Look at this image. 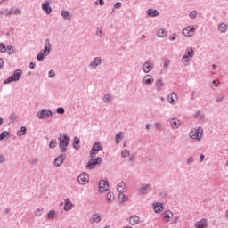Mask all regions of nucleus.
<instances>
[{
    "mask_svg": "<svg viewBox=\"0 0 228 228\" xmlns=\"http://www.w3.org/2000/svg\"><path fill=\"white\" fill-rule=\"evenodd\" d=\"M69 143H70V137H69L65 133L60 134L59 149L61 150V152H67Z\"/></svg>",
    "mask_w": 228,
    "mask_h": 228,
    "instance_id": "f257e3e1",
    "label": "nucleus"
},
{
    "mask_svg": "<svg viewBox=\"0 0 228 228\" xmlns=\"http://www.w3.org/2000/svg\"><path fill=\"white\" fill-rule=\"evenodd\" d=\"M203 134L204 129H202V127L200 126L191 130V132L189 133L190 138L195 140L196 142H200V140H202Z\"/></svg>",
    "mask_w": 228,
    "mask_h": 228,
    "instance_id": "f03ea898",
    "label": "nucleus"
},
{
    "mask_svg": "<svg viewBox=\"0 0 228 228\" xmlns=\"http://www.w3.org/2000/svg\"><path fill=\"white\" fill-rule=\"evenodd\" d=\"M20 76H22V70L16 69L11 77L4 81V85H10V83H13V81H19Z\"/></svg>",
    "mask_w": 228,
    "mask_h": 228,
    "instance_id": "7ed1b4c3",
    "label": "nucleus"
},
{
    "mask_svg": "<svg viewBox=\"0 0 228 228\" xmlns=\"http://www.w3.org/2000/svg\"><path fill=\"white\" fill-rule=\"evenodd\" d=\"M102 163V158L98 157L96 159L91 158V159L88 161L86 165V168L88 170H94L97 165H101Z\"/></svg>",
    "mask_w": 228,
    "mask_h": 228,
    "instance_id": "20e7f679",
    "label": "nucleus"
},
{
    "mask_svg": "<svg viewBox=\"0 0 228 228\" xmlns=\"http://www.w3.org/2000/svg\"><path fill=\"white\" fill-rule=\"evenodd\" d=\"M37 117H38L40 120H44V118H47V117H53V110L42 109L37 113Z\"/></svg>",
    "mask_w": 228,
    "mask_h": 228,
    "instance_id": "39448f33",
    "label": "nucleus"
},
{
    "mask_svg": "<svg viewBox=\"0 0 228 228\" xmlns=\"http://www.w3.org/2000/svg\"><path fill=\"white\" fill-rule=\"evenodd\" d=\"M197 28H199V26L197 25L188 26L183 30V35H184V37H193V35H195Z\"/></svg>",
    "mask_w": 228,
    "mask_h": 228,
    "instance_id": "423d86ee",
    "label": "nucleus"
},
{
    "mask_svg": "<svg viewBox=\"0 0 228 228\" xmlns=\"http://www.w3.org/2000/svg\"><path fill=\"white\" fill-rule=\"evenodd\" d=\"M99 151H102V146H101L100 142H95L90 151V158H95L99 153Z\"/></svg>",
    "mask_w": 228,
    "mask_h": 228,
    "instance_id": "0eeeda50",
    "label": "nucleus"
},
{
    "mask_svg": "<svg viewBox=\"0 0 228 228\" xmlns=\"http://www.w3.org/2000/svg\"><path fill=\"white\" fill-rule=\"evenodd\" d=\"M102 63V59L101 57H95L88 65L91 70H94L95 68L99 67Z\"/></svg>",
    "mask_w": 228,
    "mask_h": 228,
    "instance_id": "6e6552de",
    "label": "nucleus"
},
{
    "mask_svg": "<svg viewBox=\"0 0 228 228\" xmlns=\"http://www.w3.org/2000/svg\"><path fill=\"white\" fill-rule=\"evenodd\" d=\"M154 69V64L151 63V61H147L142 64V70L144 74H149Z\"/></svg>",
    "mask_w": 228,
    "mask_h": 228,
    "instance_id": "1a4fd4ad",
    "label": "nucleus"
},
{
    "mask_svg": "<svg viewBox=\"0 0 228 228\" xmlns=\"http://www.w3.org/2000/svg\"><path fill=\"white\" fill-rule=\"evenodd\" d=\"M89 179L90 178L88 176V174H86V173H81L77 178L79 184H86V183H88Z\"/></svg>",
    "mask_w": 228,
    "mask_h": 228,
    "instance_id": "9d476101",
    "label": "nucleus"
},
{
    "mask_svg": "<svg viewBox=\"0 0 228 228\" xmlns=\"http://www.w3.org/2000/svg\"><path fill=\"white\" fill-rule=\"evenodd\" d=\"M110 187V184L108 183V181L106 180H100L99 182V191H108V188Z\"/></svg>",
    "mask_w": 228,
    "mask_h": 228,
    "instance_id": "9b49d317",
    "label": "nucleus"
},
{
    "mask_svg": "<svg viewBox=\"0 0 228 228\" xmlns=\"http://www.w3.org/2000/svg\"><path fill=\"white\" fill-rule=\"evenodd\" d=\"M65 155H59L55 159H54V166L55 167H61L63 163L65 162Z\"/></svg>",
    "mask_w": 228,
    "mask_h": 228,
    "instance_id": "f8f14e48",
    "label": "nucleus"
},
{
    "mask_svg": "<svg viewBox=\"0 0 228 228\" xmlns=\"http://www.w3.org/2000/svg\"><path fill=\"white\" fill-rule=\"evenodd\" d=\"M143 85H148L151 86L154 83V77H151V75H146L142 80Z\"/></svg>",
    "mask_w": 228,
    "mask_h": 228,
    "instance_id": "ddd939ff",
    "label": "nucleus"
},
{
    "mask_svg": "<svg viewBox=\"0 0 228 228\" xmlns=\"http://www.w3.org/2000/svg\"><path fill=\"white\" fill-rule=\"evenodd\" d=\"M149 191H151V184H142L141 188H139V193L141 195H147Z\"/></svg>",
    "mask_w": 228,
    "mask_h": 228,
    "instance_id": "4468645a",
    "label": "nucleus"
},
{
    "mask_svg": "<svg viewBox=\"0 0 228 228\" xmlns=\"http://www.w3.org/2000/svg\"><path fill=\"white\" fill-rule=\"evenodd\" d=\"M49 4H50L49 2L47 1L42 4V10L45 12L47 15H49L53 12V8H51Z\"/></svg>",
    "mask_w": 228,
    "mask_h": 228,
    "instance_id": "2eb2a0df",
    "label": "nucleus"
},
{
    "mask_svg": "<svg viewBox=\"0 0 228 228\" xmlns=\"http://www.w3.org/2000/svg\"><path fill=\"white\" fill-rule=\"evenodd\" d=\"M170 124L173 129H179L181 127V122L177 120V118H171Z\"/></svg>",
    "mask_w": 228,
    "mask_h": 228,
    "instance_id": "dca6fc26",
    "label": "nucleus"
},
{
    "mask_svg": "<svg viewBox=\"0 0 228 228\" xmlns=\"http://www.w3.org/2000/svg\"><path fill=\"white\" fill-rule=\"evenodd\" d=\"M196 228H206L208 227V220L201 219L200 221L196 222L195 224Z\"/></svg>",
    "mask_w": 228,
    "mask_h": 228,
    "instance_id": "f3484780",
    "label": "nucleus"
},
{
    "mask_svg": "<svg viewBox=\"0 0 228 228\" xmlns=\"http://www.w3.org/2000/svg\"><path fill=\"white\" fill-rule=\"evenodd\" d=\"M153 209L155 213H161L163 211V204L161 202L153 203Z\"/></svg>",
    "mask_w": 228,
    "mask_h": 228,
    "instance_id": "a211bd4d",
    "label": "nucleus"
},
{
    "mask_svg": "<svg viewBox=\"0 0 228 228\" xmlns=\"http://www.w3.org/2000/svg\"><path fill=\"white\" fill-rule=\"evenodd\" d=\"M129 224L131 225H138V224H140V217H138V216H130Z\"/></svg>",
    "mask_w": 228,
    "mask_h": 228,
    "instance_id": "6ab92c4d",
    "label": "nucleus"
},
{
    "mask_svg": "<svg viewBox=\"0 0 228 228\" xmlns=\"http://www.w3.org/2000/svg\"><path fill=\"white\" fill-rule=\"evenodd\" d=\"M61 15L63 17L64 20H70L72 19V15L69 11L61 10Z\"/></svg>",
    "mask_w": 228,
    "mask_h": 228,
    "instance_id": "aec40b11",
    "label": "nucleus"
},
{
    "mask_svg": "<svg viewBox=\"0 0 228 228\" xmlns=\"http://www.w3.org/2000/svg\"><path fill=\"white\" fill-rule=\"evenodd\" d=\"M167 101L170 104H175L177 101V94L175 93H172L167 96Z\"/></svg>",
    "mask_w": 228,
    "mask_h": 228,
    "instance_id": "412c9836",
    "label": "nucleus"
},
{
    "mask_svg": "<svg viewBox=\"0 0 228 228\" xmlns=\"http://www.w3.org/2000/svg\"><path fill=\"white\" fill-rule=\"evenodd\" d=\"M162 216L165 218L166 222H170V219L172 216H174V214L170 210H167L166 212L162 213Z\"/></svg>",
    "mask_w": 228,
    "mask_h": 228,
    "instance_id": "4be33fe9",
    "label": "nucleus"
},
{
    "mask_svg": "<svg viewBox=\"0 0 228 228\" xmlns=\"http://www.w3.org/2000/svg\"><path fill=\"white\" fill-rule=\"evenodd\" d=\"M147 15L149 17H158L159 15V12H158L156 9H148Z\"/></svg>",
    "mask_w": 228,
    "mask_h": 228,
    "instance_id": "5701e85b",
    "label": "nucleus"
},
{
    "mask_svg": "<svg viewBox=\"0 0 228 228\" xmlns=\"http://www.w3.org/2000/svg\"><path fill=\"white\" fill-rule=\"evenodd\" d=\"M102 220L101 215L100 214H94L92 216L90 222L91 224H99V222Z\"/></svg>",
    "mask_w": 228,
    "mask_h": 228,
    "instance_id": "b1692460",
    "label": "nucleus"
},
{
    "mask_svg": "<svg viewBox=\"0 0 228 228\" xmlns=\"http://www.w3.org/2000/svg\"><path fill=\"white\" fill-rule=\"evenodd\" d=\"M72 201H70V199H67L65 205H64V211H70L72 209Z\"/></svg>",
    "mask_w": 228,
    "mask_h": 228,
    "instance_id": "393cba45",
    "label": "nucleus"
},
{
    "mask_svg": "<svg viewBox=\"0 0 228 228\" xmlns=\"http://www.w3.org/2000/svg\"><path fill=\"white\" fill-rule=\"evenodd\" d=\"M106 200L109 204H111L115 200V194L113 192H109L106 195Z\"/></svg>",
    "mask_w": 228,
    "mask_h": 228,
    "instance_id": "a878e982",
    "label": "nucleus"
},
{
    "mask_svg": "<svg viewBox=\"0 0 228 228\" xmlns=\"http://www.w3.org/2000/svg\"><path fill=\"white\" fill-rule=\"evenodd\" d=\"M194 118H200V120H201V122H204V118H206V116L204 115V113H201L200 110H198L194 115H193Z\"/></svg>",
    "mask_w": 228,
    "mask_h": 228,
    "instance_id": "bb28decb",
    "label": "nucleus"
},
{
    "mask_svg": "<svg viewBox=\"0 0 228 228\" xmlns=\"http://www.w3.org/2000/svg\"><path fill=\"white\" fill-rule=\"evenodd\" d=\"M218 31H220V33H226L227 32V24L225 23H221L218 25L217 27Z\"/></svg>",
    "mask_w": 228,
    "mask_h": 228,
    "instance_id": "cd10ccee",
    "label": "nucleus"
},
{
    "mask_svg": "<svg viewBox=\"0 0 228 228\" xmlns=\"http://www.w3.org/2000/svg\"><path fill=\"white\" fill-rule=\"evenodd\" d=\"M157 37H159V38H165L167 37V30H165V28L159 29Z\"/></svg>",
    "mask_w": 228,
    "mask_h": 228,
    "instance_id": "c85d7f7f",
    "label": "nucleus"
},
{
    "mask_svg": "<svg viewBox=\"0 0 228 228\" xmlns=\"http://www.w3.org/2000/svg\"><path fill=\"white\" fill-rule=\"evenodd\" d=\"M195 54V52L193 51V48L189 47L185 51V56H188V58H193Z\"/></svg>",
    "mask_w": 228,
    "mask_h": 228,
    "instance_id": "c756f323",
    "label": "nucleus"
},
{
    "mask_svg": "<svg viewBox=\"0 0 228 228\" xmlns=\"http://www.w3.org/2000/svg\"><path fill=\"white\" fill-rule=\"evenodd\" d=\"M79 143H81V141L79 140V137H74L73 138V147L79 151Z\"/></svg>",
    "mask_w": 228,
    "mask_h": 228,
    "instance_id": "7c9ffc66",
    "label": "nucleus"
},
{
    "mask_svg": "<svg viewBox=\"0 0 228 228\" xmlns=\"http://www.w3.org/2000/svg\"><path fill=\"white\" fill-rule=\"evenodd\" d=\"M126 188V183L121 182L118 184L117 190L119 193H124V189Z\"/></svg>",
    "mask_w": 228,
    "mask_h": 228,
    "instance_id": "2f4dec72",
    "label": "nucleus"
},
{
    "mask_svg": "<svg viewBox=\"0 0 228 228\" xmlns=\"http://www.w3.org/2000/svg\"><path fill=\"white\" fill-rule=\"evenodd\" d=\"M123 139H124V135H122V132L118 133L115 136L117 145H119L120 141Z\"/></svg>",
    "mask_w": 228,
    "mask_h": 228,
    "instance_id": "473e14b6",
    "label": "nucleus"
},
{
    "mask_svg": "<svg viewBox=\"0 0 228 228\" xmlns=\"http://www.w3.org/2000/svg\"><path fill=\"white\" fill-rule=\"evenodd\" d=\"M113 101V96L110 94H105L103 96L104 102H111Z\"/></svg>",
    "mask_w": 228,
    "mask_h": 228,
    "instance_id": "72a5a7b5",
    "label": "nucleus"
},
{
    "mask_svg": "<svg viewBox=\"0 0 228 228\" xmlns=\"http://www.w3.org/2000/svg\"><path fill=\"white\" fill-rule=\"evenodd\" d=\"M155 86H156L158 92H161V87L163 86V80L158 79L155 83Z\"/></svg>",
    "mask_w": 228,
    "mask_h": 228,
    "instance_id": "f704fd0d",
    "label": "nucleus"
},
{
    "mask_svg": "<svg viewBox=\"0 0 228 228\" xmlns=\"http://www.w3.org/2000/svg\"><path fill=\"white\" fill-rule=\"evenodd\" d=\"M6 51H7V54L9 56H12V54H13L15 53V48H13V46H12V45H7Z\"/></svg>",
    "mask_w": 228,
    "mask_h": 228,
    "instance_id": "c9c22d12",
    "label": "nucleus"
},
{
    "mask_svg": "<svg viewBox=\"0 0 228 228\" xmlns=\"http://www.w3.org/2000/svg\"><path fill=\"white\" fill-rule=\"evenodd\" d=\"M56 145H58V141H56V139H53L49 142V149H56Z\"/></svg>",
    "mask_w": 228,
    "mask_h": 228,
    "instance_id": "e433bc0d",
    "label": "nucleus"
},
{
    "mask_svg": "<svg viewBox=\"0 0 228 228\" xmlns=\"http://www.w3.org/2000/svg\"><path fill=\"white\" fill-rule=\"evenodd\" d=\"M118 199L122 202H127V200H128L127 196L126 194H124V192H119Z\"/></svg>",
    "mask_w": 228,
    "mask_h": 228,
    "instance_id": "4c0bfd02",
    "label": "nucleus"
},
{
    "mask_svg": "<svg viewBox=\"0 0 228 228\" xmlns=\"http://www.w3.org/2000/svg\"><path fill=\"white\" fill-rule=\"evenodd\" d=\"M44 47L45 49L51 51V41L49 39L45 40Z\"/></svg>",
    "mask_w": 228,
    "mask_h": 228,
    "instance_id": "58836bf2",
    "label": "nucleus"
},
{
    "mask_svg": "<svg viewBox=\"0 0 228 228\" xmlns=\"http://www.w3.org/2000/svg\"><path fill=\"white\" fill-rule=\"evenodd\" d=\"M27 128L26 126H21L20 130L17 132L18 136H24L26 134Z\"/></svg>",
    "mask_w": 228,
    "mask_h": 228,
    "instance_id": "ea45409f",
    "label": "nucleus"
},
{
    "mask_svg": "<svg viewBox=\"0 0 228 228\" xmlns=\"http://www.w3.org/2000/svg\"><path fill=\"white\" fill-rule=\"evenodd\" d=\"M7 136H10V132L8 131H4L0 134V141L4 140Z\"/></svg>",
    "mask_w": 228,
    "mask_h": 228,
    "instance_id": "a19ab883",
    "label": "nucleus"
},
{
    "mask_svg": "<svg viewBox=\"0 0 228 228\" xmlns=\"http://www.w3.org/2000/svg\"><path fill=\"white\" fill-rule=\"evenodd\" d=\"M42 213H44V208H37L35 210L36 216H42Z\"/></svg>",
    "mask_w": 228,
    "mask_h": 228,
    "instance_id": "79ce46f5",
    "label": "nucleus"
},
{
    "mask_svg": "<svg viewBox=\"0 0 228 228\" xmlns=\"http://www.w3.org/2000/svg\"><path fill=\"white\" fill-rule=\"evenodd\" d=\"M39 53H41L45 58L49 56L51 54V50H47V48H44V50H41Z\"/></svg>",
    "mask_w": 228,
    "mask_h": 228,
    "instance_id": "37998d69",
    "label": "nucleus"
},
{
    "mask_svg": "<svg viewBox=\"0 0 228 228\" xmlns=\"http://www.w3.org/2000/svg\"><path fill=\"white\" fill-rule=\"evenodd\" d=\"M9 120L10 122H15V120H17V114L15 112L11 113Z\"/></svg>",
    "mask_w": 228,
    "mask_h": 228,
    "instance_id": "c03bdc74",
    "label": "nucleus"
},
{
    "mask_svg": "<svg viewBox=\"0 0 228 228\" xmlns=\"http://www.w3.org/2000/svg\"><path fill=\"white\" fill-rule=\"evenodd\" d=\"M154 127L157 129V131H161L163 129V125H161L159 122H156L154 124Z\"/></svg>",
    "mask_w": 228,
    "mask_h": 228,
    "instance_id": "a18cd8bd",
    "label": "nucleus"
},
{
    "mask_svg": "<svg viewBox=\"0 0 228 228\" xmlns=\"http://www.w3.org/2000/svg\"><path fill=\"white\" fill-rule=\"evenodd\" d=\"M182 62L184 65H188V63H190V57L183 55V57L182 58Z\"/></svg>",
    "mask_w": 228,
    "mask_h": 228,
    "instance_id": "49530a36",
    "label": "nucleus"
},
{
    "mask_svg": "<svg viewBox=\"0 0 228 228\" xmlns=\"http://www.w3.org/2000/svg\"><path fill=\"white\" fill-rule=\"evenodd\" d=\"M56 113H58V115H63L65 113V109L63 107H58L56 109Z\"/></svg>",
    "mask_w": 228,
    "mask_h": 228,
    "instance_id": "de8ad7c7",
    "label": "nucleus"
},
{
    "mask_svg": "<svg viewBox=\"0 0 228 228\" xmlns=\"http://www.w3.org/2000/svg\"><path fill=\"white\" fill-rule=\"evenodd\" d=\"M197 15H199V12H197V11H192L190 12L189 17L190 19H196Z\"/></svg>",
    "mask_w": 228,
    "mask_h": 228,
    "instance_id": "09e8293b",
    "label": "nucleus"
},
{
    "mask_svg": "<svg viewBox=\"0 0 228 228\" xmlns=\"http://www.w3.org/2000/svg\"><path fill=\"white\" fill-rule=\"evenodd\" d=\"M45 57L42 54V53L39 52V53L37 55V61H44Z\"/></svg>",
    "mask_w": 228,
    "mask_h": 228,
    "instance_id": "8fccbe9b",
    "label": "nucleus"
},
{
    "mask_svg": "<svg viewBox=\"0 0 228 228\" xmlns=\"http://www.w3.org/2000/svg\"><path fill=\"white\" fill-rule=\"evenodd\" d=\"M56 214V212L54 210H50L47 213V218L51 219V218H54V215Z\"/></svg>",
    "mask_w": 228,
    "mask_h": 228,
    "instance_id": "3c124183",
    "label": "nucleus"
},
{
    "mask_svg": "<svg viewBox=\"0 0 228 228\" xmlns=\"http://www.w3.org/2000/svg\"><path fill=\"white\" fill-rule=\"evenodd\" d=\"M0 53H6V45L0 43Z\"/></svg>",
    "mask_w": 228,
    "mask_h": 228,
    "instance_id": "603ef678",
    "label": "nucleus"
},
{
    "mask_svg": "<svg viewBox=\"0 0 228 228\" xmlns=\"http://www.w3.org/2000/svg\"><path fill=\"white\" fill-rule=\"evenodd\" d=\"M129 154H130V152H129V151H127V150H123V151H121V157H122V158H127V156H129Z\"/></svg>",
    "mask_w": 228,
    "mask_h": 228,
    "instance_id": "864d4df0",
    "label": "nucleus"
},
{
    "mask_svg": "<svg viewBox=\"0 0 228 228\" xmlns=\"http://www.w3.org/2000/svg\"><path fill=\"white\" fill-rule=\"evenodd\" d=\"M96 37H100V38H102V28H98L96 29Z\"/></svg>",
    "mask_w": 228,
    "mask_h": 228,
    "instance_id": "5fc2aeb1",
    "label": "nucleus"
},
{
    "mask_svg": "<svg viewBox=\"0 0 228 228\" xmlns=\"http://www.w3.org/2000/svg\"><path fill=\"white\" fill-rule=\"evenodd\" d=\"M12 13L13 15H20L22 13V11H20V9L13 8Z\"/></svg>",
    "mask_w": 228,
    "mask_h": 228,
    "instance_id": "6e6d98bb",
    "label": "nucleus"
},
{
    "mask_svg": "<svg viewBox=\"0 0 228 228\" xmlns=\"http://www.w3.org/2000/svg\"><path fill=\"white\" fill-rule=\"evenodd\" d=\"M225 99V96L224 94H219L218 97L216 98V102H222Z\"/></svg>",
    "mask_w": 228,
    "mask_h": 228,
    "instance_id": "4d7b16f0",
    "label": "nucleus"
},
{
    "mask_svg": "<svg viewBox=\"0 0 228 228\" xmlns=\"http://www.w3.org/2000/svg\"><path fill=\"white\" fill-rule=\"evenodd\" d=\"M56 76V74L54 73V70L51 69L48 72V77H50V79H53V77H54Z\"/></svg>",
    "mask_w": 228,
    "mask_h": 228,
    "instance_id": "13d9d810",
    "label": "nucleus"
},
{
    "mask_svg": "<svg viewBox=\"0 0 228 228\" xmlns=\"http://www.w3.org/2000/svg\"><path fill=\"white\" fill-rule=\"evenodd\" d=\"M114 8H116V10H118V8H122V3L117 2V3L114 4Z\"/></svg>",
    "mask_w": 228,
    "mask_h": 228,
    "instance_id": "bf43d9fd",
    "label": "nucleus"
},
{
    "mask_svg": "<svg viewBox=\"0 0 228 228\" xmlns=\"http://www.w3.org/2000/svg\"><path fill=\"white\" fill-rule=\"evenodd\" d=\"M13 8H11L10 11H8L7 12H5V16L6 17H10V15H12L13 12Z\"/></svg>",
    "mask_w": 228,
    "mask_h": 228,
    "instance_id": "052dcab7",
    "label": "nucleus"
},
{
    "mask_svg": "<svg viewBox=\"0 0 228 228\" xmlns=\"http://www.w3.org/2000/svg\"><path fill=\"white\" fill-rule=\"evenodd\" d=\"M28 67H29V69H31V70H33L36 69L37 64H35V62H30Z\"/></svg>",
    "mask_w": 228,
    "mask_h": 228,
    "instance_id": "680f3d73",
    "label": "nucleus"
},
{
    "mask_svg": "<svg viewBox=\"0 0 228 228\" xmlns=\"http://www.w3.org/2000/svg\"><path fill=\"white\" fill-rule=\"evenodd\" d=\"M175 37H177V34H173L169 37V40H171V42H174V40H175Z\"/></svg>",
    "mask_w": 228,
    "mask_h": 228,
    "instance_id": "e2e57ef3",
    "label": "nucleus"
},
{
    "mask_svg": "<svg viewBox=\"0 0 228 228\" xmlns=\"http://www.w3.org/2000/svg\"><path fill=\"white\" fill-rule=\"evenodd\" d=\"M168 65H170V61H166L164 62V69H168Z\"/></svg>",
    "mask_w": 228,
    "mask_h": 228,
    "instance_id": "0e129e2a",
    "label": "nucleus"
},
{
    "mask_svg": "<svg viewBox=\"0 0 228 228\" xmlns=\"http://www.w3.org/2000/svg\"><path fill=\"white\" fill-rule=\"evenodd\" d=\"M37 163H38V160H37V159L30 160V165H37Z\"/></svg>",
    "mask_w": 228,
    "mask_h": 228,
    "instance_id": "69168bd1",
    "label": "nucleus"
},
{
    "mask_svg": "<svg viewBox=\"0 0 228 228\" xmlns=\"http://www.w3.org/2000/svg\"><path fill=\"white\" fill-rule=\"evenodd\" d=\"M188 165H191V163H193V157H190L187 160Z\"/></svg>",
    "mask_w": 228,
    "mask_h": 228,
    "instance_id": "338daca9",
    "label": "nucleus"
},
{
    "mask_svg": "<svg viewBox=\"0 0 228 228\" xmlns=\"http://www.w3.org/2000/svg\"><path fill=\"white\" fill-rule=\"evenodd\" d=\"M4 163V156L0 155V164Z\"/></svg>",
    "mask_w": 228,
    "mask_h": 228,
    "instance_id": "774afa93",
    "label": "nucleus"
}]
</instances>
